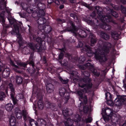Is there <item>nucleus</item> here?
Masks as SVG:
<instances>
[{"instance_id": "0e129e2a", "label": "nucleus", "mask_w": 126, "mask_h": 126, "mask_svg": "<svg viewBox=\"0 0 126 126\" xmlns=\"http://www.w3.org/2000/svg\"><path fill=\"white\" fill-rule=\"evenodd\" d=\"M53 2H54L56 4L58 5L60 4V1L59 0H53Z\"/></svg>"}, {"instance_id": "e433bc0d", "label": "nucleus", "mask_w": 126, "mask_h": 126, "mask_svg": "<svg viewBox=\"0 0 126 126\" xmlns=\"http://www.w3.org/2000/svg\"><path fill=\"white\" fill-rule=\"evenodd\" d=\"M21 5L23 10L26 11L27 12H28V10L30 9V8L28 7V5L26 3H21Z\"/></svg>"}, {"instance_id": "58836bf2", "label": "nucleus", "mask_w": 126, "mask_h": 126, "mask_svg": "<svg viewBox=\"0 0 126 126\" xmlns=\"http://www.w3.org/2000/svg\"><path fill=\"white\" fill-rule=\"evenodd\" d=\"M22 116H23V118L24 120L25 121L27 120V115L28 114V112H27L26 110H23L22 111Z\"/></svg>"}, {"instance_id": "ea45409f", "label": "nucleus", "mask_w": 126, "mask_h": 126, "mask_svg": "<svg viewBox=\"0 0 126 126\" xmlns=\"http://www.w3.org/2000/svg\"><path fill=\"white\" fill-rule=\"evenodd\" d=\"M17 64L19 66H20L23 67L24 68L27 67V66L28 64H29L28 63V61H27L26 63H24L20 62H17Z\"/></svg>"}, {"instance_id": "6e6d98bb", "label": "nucleus", "mask_w": 126, "mask_h": 126, "mask_svg": "<svg viewBox=\"0 0 126 126\" xmlns=\"http://www.w3.org/2000/svg\"><path fill=\"white\" fill-rule=\"evenodd\" d=\"M81 4L82 5L85 6L88 9H90L91 8V7L89 5L85 2H82L81 3Z\"/></svg>"}, {"instance_id": "de8ad7c7", "label": "nucleus", "mask_w": 126, "mask_h": 126, "mask_svg": "<svg viewBox=\"0 0 126 126\" xmlns=\"http://www.w3.org/2000/svg\"><path fill=\"white\" fill-rule=\"evenodd\" d=\"M111 15L115 18L117 17L118 16V13L113 10H111Z\"/></svg>"}, {"instance_id": "b1692460", "label": "nucleus", "mask_w": 126, "mask_h": 126, "mask_svg": "<svg viewBox=\"0 0 126 126\" xmlns=\"http://www.w3.org/2000/svg\"><path fill=\"white\" fill-rule=\"evenodd\" d=\"M54 86L51 83L48 84L46 87V90L47 92L50 93L52 92L54 90Z\"/></svg>"}, {"instance_id": "4468645a", "label": "nucleus", "mask_w": 126, "mask_h": 126, "mask_svg": "<svg viewBox=\"0 0 126 126\" xmlns=\"http://www.w3.org/2000/svg\"><path fill=\"white\" fill-rule=\"evenodd\" d=\"M14 27L15 30H14L13 29H12V30L10 32L11 34L13 35L15 33L16 34H18L20 30H21V25L19 24H14Z\"/></svg>"}, {"instance_id": "13d9d810", "label": "nucleus", "mask_w": 126, "mask_h": 126, "mask_svg": "<svg viewBox=\"0 0 126 126\" xmlns=\"http://www.w3.org/2000/svg\"><path fill=\"white\" fill-rule=\"evenodd\" d=\"M17 41L20 45L22 43V37L21 36L19 35V36L18 37Z\"/></svg>"}, {"instance_id": "cd10ccee", "label": "nucleus", "mask_w": 126, "mask_h": 126, "mask_svg": "<svg viewBox=\"0 0 126 126\" xmlns=\"http://www.w3.org/2000/svg\"><path fill=\"white\" fill-rule=\"evenodd\" d=\"M111 37L115 40H118L119 39V34L118 32L114 31H112L111 32Z\"/></svg>"}, {"instance_id": "39448f33", "label": "nucleus", "mask_w": 126, "mask_h": 126, "mask_svg": "<svg viewBox=\"0 0 126 126\" xmlns=\"http://www.w3.org/2000/svg\"><path fill=\"white\" fill-rule=\"evenodd\" d=\"M28 25L29 28V35H30V39H33L34 42H37V43L35 45L32 44L36 48L37 51L41 52L42 50L45 49L46 48V47H45L46 42L42 40L41 37H37L35 35H34V30H33V28L29 25Z\"/></svg>"}, {"instance_id": "c9c22d12", "label": "nucleus", "mask_w": 126, "mask_h": 126, "mask_svg": "<svg viewBox=\"0 0 126 126\" xmlns=\"http://www.w3.org/2000/svg\"><path fill=\"white\" fill-rule=\"evenodd\" d=\"M38 109L40 110L44 108V105L42 99H39L37 103Z\"/></svg>"}, {"instance_id": "bf43d9fd", "label": "nucleus", "mask_w": 126, "mask_h": 126, "mask_svg": "<svg viewBox=\"0 0 126 126\" xmlns=\"http://www.w3.org/2000/svg\"><path fill=\"white\" fill-rule=\"evenodd\" d=\"M41 60L44 64H45L47 63V61L45 56H44L41 58Z\"/></svg>"}, {"instance_id": "69168bd1", "label": "nucleus", "mask_w": 126, "mask_h": 126, "mask_svg": "<svg viewBox=\"0 0 126 126\" xmlns=\"http://www.w3.org/2000/svg\"><path fill=\"white\" fill-rule=\"evenodd\" d=\"M122 3L123 4H126V0H120V3Z\"/></svg>"}, {"instance_id": "c03bdc74", "label": "nucleus", "mask_w": 126, "mask_h": 126, "mask_svg": "<svg viewBox=\"0 0 126 126\" xmlns=\"http://www.w3.org/2000/svg\"><path fill=\"white\" fill-rule=\"evenodd\" d=\"M59 78L63 84H66L68 82V79L66 80L63 79L60 76L59 77Z\"/></svg>"}, {"instance_id": "f257e3e1", "label": "nucleus", "mask_w": 126, "mask_h": 126, "mask_svg": "<svg viewBox=\"0 0 126 126\" xmlns=\"http://www.w3.org/2000/svg\"><path fill=\"white\" fill-rule=\"evenodd\" d=\"M95 8L97 10L98 15V18L101 21L102 23H99V21L96 16V13L94 11L90 15L88 16L85 19V20L87 23L90 24L96 25L98 24L100 25L101 28L106 30H110L111 28V26L106 24L109 23L114 25L116 24V21L113 20L110 15H105L101 8L99 6H95Z\"/></svg>"}, {"instance_id": "393cba45", "label": "nucleus", "mask_w": 126, "mask_h": 126, "mask_svg": "<svg viewBox=\"0 0 126 126\" xmlns=\"http://www.w3.org/2000/svg\"><path fill=\"white\" fill-rule=\"evenodd\" d=\"M112 6L114 8H116V10H120L122 13L124 14H126V8L124 7L123 5H121L120 6H116L115 8V6Z\"/></svg>"}, {"instance_id": "338daca9", "label": "nucleus", "mask_w": 126, "mask_h": 126, "mask_svg": "<svg viewBox=\"0 0 126 126\" xmlns=\"http://www.w3.org/2000/svg\"><path fill=\"white\" fill-rule=\"evenodd\" d=\"M57 21L59 23H63V21L62 20L59 18L57 19Z\"/></svg>"}, {"instance_id": "774afa93", "label": "nucleus", "mask_w": 126, "mask_h": 126, "mask_svg": "<svg viewBox=\"0 0 126 126\" xmlns=\"http://www.w3.org/2000/svg\"><path fill=\"white\" fill-rule=\"evenodd\" d=\"M4 69V66L3 65H0V72H1Z\"/></svg>"}, {"instance_id": "09e8293b", "label": "nucleus", "mask_w": 126, "mask_h": 126, "mask_svg": "<svg viewBox=\"0 0 126 126\" xmlns=\"http://www.w3.org/2000/svg\"><path fill=\"white\" fill-rule=\"evenodd\" d=\"M16 118L18 119H20L22 117V115L21 112H17L16 113Z\"/></svg>"}, {"instance_id": "f704fd0d", "label": "nucleus", "mask_w": 126, "mask_h": 126, "mask_svg": "<svg viewBox=\"0 0 126 126\" xmlns=\"http://www.w3.org/2000/svg\"><path fill=\"white\" fill-rule=\"evenodd\" d=\"M70 110L69 109H66L63 110V114L64 117H66L69 116Z\"/></svg>"}, {"instance_id": "603ef678", "label": "nucleus", "mask_w": 126, "mask_h": 126, "mask_svg": "<svg viewBox=\"0 0 126 126\" xmlns=\"http://www.w3.org/2000/svg\"><path fill=\"white\" fill-rule=\"evenodd\" d=\"M10 63L11 65L13 67H15V68L19 69V67L17 65H16L15 64L13 61L11 60L10 61Z\"/></svg>"}, {"instance_id": "6ab92c4d", "label": "nucleus", "mask_w": 126, "mask_h": 126, "mask_svg": "<svg viewBox=\"0 0 126 126\" xmlns=\"http://www.w3.org/2000/svg\"><path fill=\"white\" fill-rule=\"evenodd\" d=\"M10 70L9 68H6L3 70L2 72V77L7 79L9 76L10 74Z\"/></svg>"}, {"instance_id": "9d476101", "label": "nucleus", "mask_w": 126, "mask_h": 126, "mask_svg": "<svg viewBox=\"0 0 126 126\" xmlns=\"http://www.w3.org/2000/svg\"><path fill=\"white\" fill-rule=\"evenodd\" d=\"M105 99L107 100V104L111 106L113 101L112 95L107 90H105Z\"/></svg>"}, {"instance_id": "9b49d317", "label": "nucleus", "mask_w": 126, "mask_h": 126, "mask_svg": "<svg viewBox=\"0 0 126 126\" xmlns=\"http://www.w3.org/2000/svg\"><path fill=\"white\" fill-rule=\"evenodd\" d=\"M46 106L47 108H50L52 110L57 111L58 109V106L55 104L47 101L45 102Z\"/></svg>"}, {"instance_id": "0eeeda50", "label": "nucleus", "mask_w": 126, "mask_h": 126, "mask_svg": "<svg viewBox=\"0 0 126 126\" xmlns=\"http://www.w3.org/2000/svg\"><path fill=\"white\" fill-rule=\"evenodd\" d=\"M114 103L117 106H120L126 104V95H117V97L114 100Z\"/></svg>"}, {"instance_id": "bb28decb", "label": "nucleus", "mask_w": 126, "mask_h": 126, "mask_svg": "<svg viewBox=\"0 0 126 126\" xmlns=\"http://www.w3.org/2000/svg\"><path fill=\"white\" fill-rule=\"evenodd\" d=\"M15 95H10L11 98L13 101L14 106H16V108L18 107V100H17L16 97H15Z\"/></svg>"}, {"instance_id": "f3484780", "label": "nucleus", "mask_w": 126, "mask_h": 126, "mask_svg": "<svg viewBox=\"0 0 126 126\" xmlns=\"http://www.w3.org/2000/svg\"><path fill=\"white\" fill-rule=\"evenodd\" d=\"M90 40V46H95L97 41V38L94 34L91 33L89 35Z\"/></svg>"}, {"instance_id": "20e7f679", "label": "nucleus", "mask_w": 126, "mask_h": 126, "mask_svg": "<svg viewBox=\"0 0 126 126\" xmlns=\"http://www.w3.org/2000/svg\"><path fill=\"white\" fill-rule=\"evenodd\" d=\"M68 28H66L63 31H61L62 33L63 32H72L75 34L76 37L77 36L80 38H85L87 35L91 33L89 29L83 30L81 29H78V28L77 26L75 25L73 22L72 21H70L68 24Z\"/></svg>"}, {"instance_id": "72a5a7b5", "label": "nucleus", "mask_w": 126, "mask_h": 126, "mask_svg": "<svg viewBox=\"0 0 126 126\" xmlns=\"http://www.w3.org/2000/svg\"><path fill=\"white\" fill-rule=\"evenodd\" d=\"M10 123L11 126H15L16 120L15 117L11 116L10 119Z\"/></svg>"}, {"instance_id": "a211bd4d", "label": "nucleus", "mask_w": 126, "mask_h": 126, "mask_svg": "<svg viewBox=\"0 0 126 126\" xmlns=\"http://www.w3.org/2000/svg\"><path fill=\"white\" fill-rule=\"evenodd\" d=\"M81 75L83 77L82 78L83 81H85L86 80H89L90 79L89 77L90 75V73L89 71H84L82 72Z\"/></svg>"}, {"instance_id": "4d7b16f0", "label": "nucleus", "mask_w": 126, "mask_h": 126, "mask_svg": "<svg viewBox=\"0 0 126 126\" xmlns=\"http://www.w3.org/2000/svg\"><path fill=\"white\" fill-rule=\"evenodd\" d=\"M9 21L10 24L11 25H14V24H17V23H14V21L13 19L12 18H9V17H7Z\"/></svg>"}, {"instance_id": "4c0bfd02", "label": "nucleus", "mask_w": 126, "mask_h": 126, "mask_svg": "<svg viewBox=\"0 0 126 126\" xmlns=\"http://www.w3.org/2000/svg\"><path fill=\"white\" fill-rule=\"evenodd\" d=\"M31 126H38V123L33 119H31L29 121Z\"/></svg>"}, {"instance_id": "6e6552de", "label": "nucleus", "mask_w": 126, "mask_h": 126, "mask_svg": "<svg viewBox=\"0 0 126 126\" xmlns=\"http://www.w3.org/2000/svg\"><path fill=\"white\" fill-rule=\"evenodd\" d=\"M91 81L90 79L88 80H87L85 81H83L86 83L82 85L81 87L82 88L84 87H85L82 89V91L84 93H88L90 92V89H91L92 85V84L91 82Z\"/></svg>"}, {"instance_id": "5701e85b", "label": "nucleus", "mask_w": 126, "mask_h": 126, "mask_svg": "<svg viewBox=\"0 0 126 126\" xmlns=\"http://www.w3.org/2000/svg\"><path fill=\"white\" fill-rule=\"evenodd\" d=\"M81 117L79 115V114H76L74 118V121L75 122H77L78 123L79 122V123L82 126H90L89 125H86L85 124L84 125H82V123H80V121H81Z\"/></svg>"}, {"instance_id": "8fccbe9b", "label": "nucleus", "mask_w": 126, "mask_h": 126, "mask_svg": "<svg viewBox=\"0 0 126 126\" xmlns=\"http://www.w3.org/2000/svg\"><path fill=\"white\" fill-rule=\"evenodd\" d=\"M3 3V4H1L0 5V8L1 10H4L6 8V5L7 3L6 2H4Z\"/></svg>"}, {"instance_id": "f03ea898", "label": "nucleus", "mask_w": 126, "mask_h": 126, "mask_svg": "<svg viewBox=\"0 0 126 126\" xmlns=\"http://www.w3.org/2000/svg\"><path fill=\"white\" fill-rule=\"evenodd\" d=\"M85 47L83 48V50L87 52L86 56L91 57L94 54V57L96 59L99 60L100 62L103 63L108 60L107 57L108 55V54L109 53L111 48V44L109 42L105 43L103 46L102 51L101 52L96 50L95 52H93L91 47L88 45H85Z\"/></svg>"}, {"instance_id": "79ce46f5", "label": "nucleus", "mask_w": 126, "mask_h": 126, "mask_svg": "<svg viewBox=\"0 0 126 126\" xmlns=\"http://www.w3.org/2000/svg\"><path fill=\"white\" fill-rule=\"evenodd\" d=\"M86 58L85 57L83 56H80L79 60V63H83L85 61Z\"/></svg>"}, {"instance_id": "c85d7f7f", "label": "nucleus", "mask_w": 126, "mask_h": 126, "mask_svg": "<svg viewBox=\"0 0 126 126\" xmlns=\"http://www.w3.org/2000/svg\"><path fill=\"white\" fill-rule=\"evenodd\" d=\"M74 122L72 119L70 118H68L66 121L64 122V125L65 126H74L73 124Z\"/></svg>"}, {"instance_id": "7ed1b4c3", "label": "nucleus", "mask_w": 126, "mask_h": 126, "mask_svg": "<svg viewBox=\"0 0 126 126\" xmlns=\"http://www.w3.org/2000/svg\"><path fill=\"white\" fill-rule=\"evenodd\" d=\"M28 45L31 48V51L30 54V56L29 57V60L28 61V63L30 66V67H29L27 70V71L31 74H32L37 71L36 73L38 74L39 73V71L40 69L41 65L39 62H38L35 65L33 62V56L34 52L36 50V48L34 46L32 43H29Z\"/></svg>"}, {"instance_id": "3c124183", "label": "nucleus", "mask_w": 126, "mask_h": 126, "mask_svg": "<svg viewBox=\"0 0 126 126\" xmlns=\"http://www.w3.org/2000/svg\"><path fill=\"white\" fill-rule=\"evenodd\" d=\"M1 22L2 23V25L3 27H5L6 28H7L9 27V26H6L5 23V20L4 19V18H3L0 19Z\"/></svg>"}, {"instance_id": "aec40b11", "label": "nucleus", "mask_w": 126, "mask_h": 126, "mask_svg": "<svg viewBox=\"0 0 126 126\" xmlns=\"http://www.w3.org/2000/svg\"><path fill=\"white\" fill-rule=\"evenodd\" d=\"M109 113H106V115L103 116V118L104 120L105 121H108L110 119L111 120V115L113 114V112L111 110H109Z\"/></svg>"}, {"instance_id": "7c9ffc66", "label": "nucleus", "mask_w": 126, "mask_h": 126, "mask_svg": "<svg viewBox=\"0 0 126 126\" xmlns=\"http://www.w3.org/2000/svg\"><path fill=\"white\" fill-rule=\"evenodd\" d=\"M100 36L103 39L106 40H108L110 38V36L108 34L103 32L101 33Z\"/></svg>"}, {"instance_id": "1a4fd4ad", "label": "nucleus", "mask_w": 126, "mask_h": 126, "mask_svg": "<svg viewBox=\"0 0 126 126\" xmlns=\"http://www.w3.org/2000/svg\"><path fill=\"white\" fill-rule=\"evenodd\" d=\"M84 66L85 68L88 69L90 71H92V73L94 75L97 76L99 75V73L97 72L96 70L94 69L93 65L90 63L88 62L84 64Z\"/></svg>"}, {"instance_id": "49530a36", "label": "nucleus", "mask_w": 126, "mask_h": 126, "mask_svg": "<svg viewBox=\"0 0 126 126\" xmlns=\"http://www.w3.org/2000/svg\"><path fill=\"white\" fill-rule=\"evenodd\" d=\"M38 35L41 36L43 38H45V37L46 34L41 31H38L37 32Z\"/></svg>"}, {"instance_id": "a18cd8bd", "label": "nucleus", "mask_w": 126, "mask_h": 126, "mask_svg": "<svg viewBox=\"0 0 126 126\" xmlns=\"http://www.w3.org/2000/svg\"><path fill=\"white\" fill-rule=\"evenodd\" d=\"M89 107L88 106H86L84 107L83 110L85 114H87L89 110Z\"/></svg>"}, {"instance_id": "e2e57ef3", "label": "nucleus", "mask_w": 126, "mask_h": 126, "mask_svg": "<svg viewBox=\"0 0 126 126\" xmlns=\"http://www.w3.org/2000/svg\"><path fill=\"white\" fill-rule=\"evenodd\" d=\"M78 73L77 72L74 71H72L71 72V74L73 76L76 77L77 76Z\"/></svg>"}, {"instance_id": "c756f323", "label": "nucleus", "mask_w": 126, "mask_h": 126, "mask_svg": "<svg viewBox=\"0 0 126 126\" xmlns=\"http://www.w3.org/2000/svg\"><path fill=\"white\" fill-rule=\"evenodd\" d=\"M14 107L13 105L11 103L7 104L5 106V109L8 112L11 111Z\"/></svg>"}, {"instance_id": "4be33fe9", "label": "nucleus", "mask_w": 126, "mask_h": 126, "mask_svg": "<svg viewBox=\"0 0 126 126\" xmlns=\"http://www.w3.org/2000/svg\"><path fill=\"white\" fill-rule=\"evenodd\" d=\"M8 87L9 89L11 91L10 95H15V86L14 85L12 82L9 83L8 85Z\"/></svg>"}, {"instance_id": "864d4df0", "label": "nucleus", "mask_w": 126, "mask_h": 126, "mask_svg": "<svg viewBox=\"0 0 126 126\" xmlns=\"http://www.w3.org/2000/svg\"><path fill=\"white\" fill-rule=\"evenodd\" d=\"M10 63L11 65L13 67H15V68L19 69V67L17 65H16L15 64L13 61L11 60L10 61Z\"/></svg>"}, {"instance_id": "dca6fc26", "label": "nucleus", "mask_w": 126, "mask_h": 126, "mask_svg": "<svg viewBox=\"0 0 126 126\" xmlns=\"http://www.w3.org/2000/svg\"><path fill=\"white\" fill-rule=\"evenodd\" d=\"M82 92H83L82 91V89L81 90H79L77 91V93L78 95L80 98L83 99V104L86 105L87 104L88 102V99H87V96L86 95L83 96V94Z\"/></svg>"}, {"instance_id": "5fc2aeb1", "label": "nucleus", "mask_w": 126, "mask_h": 126, "mask_svg": "<svg viewBox=\"0 0 126 126\" xmlns=\"http://www.w3.org/2000/svg\"><path fill=\"white\" fill-rule=\"evenodd\" d=\"M64 54L63 52H61L58 56V59L61 60L63 59L64 57Z\"/></svg>"}, {"instance_id": "a878e982", "label": "nucleus", "mask_w": 126, "mask_h": 126, "mask_svg": "<svg viewBox=\"0 0 126 126\" xmlns=\"http://www.w3.org/2000/svg\"><path fill=\"white\" fill-rule=\"evenodd\" d=\"M16 83L17 85H19L21 84L23 81V78L20 75H16L15 77Z\"/></svg>"}, {"instance_id": "f8f14e48", "label": "nucleus", "mask_w": 126, "mask_h": 126, "mask_svg": "<svg viewBox=\"0 0 126 126\" xmlns=\"http://www.w3.org/2000/svg\"><path fill=\"white\" fill-rule=\"evenodd\" d=\"M116 116V114L113 113V114L111 117L112 122L110 124L106 125L105 126H116V124L119 121L118 118Z\"/></svg>"}, {"instance_id": "a19ab883", "label": "nucleus", "mask_w": 126, "mask_h": 126, "mask_svg": "<svg viewBox=\"0 0 126 126\" xmlns=\"http://www.w3.org/2000/svg\"><path fill=\"white\" fill-rule=\"evenodd\" d=\"M78 43L76 47L77 48H80L82 47L84 45V42L81 40H78Z\"/></svg>"}, {"instance_id": "37998d69", "label": "nucleus", "mask_w": 126, "mask_h": 126, "mask_svg": "<svg viewBox=\"0 0 126 126\" xmlns=\"http://www.w3.org/2000/svg\"><path fill=\"white\" fill-rule=\"evenodd\" d=\"M6 96L5 93L3 92H0V101H2Z\"/></svg>"}, {"instance_id": "052dcab7", "label": "nucleus", "mask_w": 126, "mask_h": 126, "mask_svg": "<svg viewBox=\"0 0 126 126\" xmlns=\"http://www.w3.org/2000/svg\"><path fill=\"white\" fill-rule=\"evenodd\" d=\"M70 16L72 17L74 20L76 18H77V16L76 14L74 13H71L70 14Z\"/></svg>"}, {"instance_id": "412c9836", "label": "nucleus", "mask_w": 126, "mask_h": 126, "mask_svg": "<svg viewBox=\"0 0 126 126\" xmlns=\"http://www.w3.org/2000/svg\"><path fill=\"white\" fill-rule=\"evenodd\" d=\"M41 27V28H42L40 30H44V32L46 34L49 33L52 31V29L51 27L49 25L42 26Z\"/></svg>"}, {"instance_id": "2f4dec72", "label": "nucleus", "mask_w": 126, "mask_h": 126, "mask_svg": "<svg viewBox=\"0 0 126 126\" xmlns=\"http://www.w3.org/2000/svg\"><path fill=\"white\" fill-rule=\"evenodd\" d=\"M31 51L30 47L28 46H25L23 49V52L25 54H28L30 53Z\"/></svg>"}, {"instance_id": "473e14b6", "label": "nucleus", "mask_w": 126, "mask_h": 126, "mask_svg": "<svg viewBox=\"0 0 126 126\" xmlns=\"http://www.w3.org/2000/svg\"><path fill=\"white\" fill-rule=\"evenodd\" d=\"M92 120V119L91 117H88L87 119L84 120L83 119H82V121H80V123H82V125H84L85 124H86L88 123L91 122Z\"/></svg>"}, {"instance_id": "423d86ee", "label": "nucleus", "mask_w": 126, "mask_h": 126, "mask_svg": "<svg viewBox=\"0 0 126 126\" xmlns=\"http://www.w3.org/2000/svg\"><path fill=\"white\" fill-rule=\"evenodd\" d=\"M42 0H34L35 5L37 7V9L34 10V15H37L38 17H39L41 16H45V13L44 9L45 7V5L42 2Z\"/></svg>"}, {"instance_id": "2eb2a0df", "label": "nucleus", "mask_w": 126, "mask_h": 126, "mask_svg": "<svg viewBox=\"0 0 126 126\" xmlns=\"http://www.w3.org/2000/svg\"><path fill=\"white\" fill-rule=\"evenodd\" d=\"M34 13L32 15V16L35 18H36L37 17L39 18L37 20V22L38 24L40 25H42L44 24L46 22V20L45 18L44 17H42L45 16H41L38 17L36 15H33Z\"/></svg>"}, {"instance_id": "680f3d73", "label": "nucleus", "mask_w": 126, "mask_h": 126, "mask_svg": "<svg viewBox=\"0 0 126 126\" xmlns=\"http://www.w3.org/2000/svg\"><path fill=\"white\" fill-rule=\"evenodd\" d=\"M78 24H80L81 22V20L79 18H78L77 17V18H76L74 20Z\"/></svg>"}, {"instance_id": "ddd939ff", "label": "nucleus", "mask_w": 126, "mask_h": 126, "mask_svg": "<svg viewBox=\"0 0 126 126\" xmlns=\"http://www.w3.org/2000/svg\"><path fill=\"white\" fill-rule=\"evenodd\" d=\"M59 93L61 96H63L66 94L65 98L68 100L69 98L70 95L67 90L63 88H60L59 89Z\"/></svg>"}]
</instances>
